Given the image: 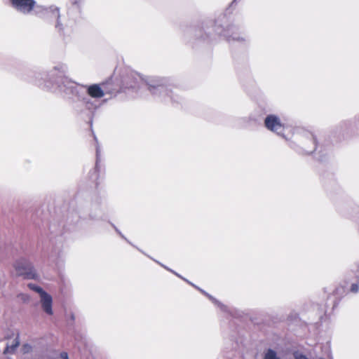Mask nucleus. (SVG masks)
I'll return each instance as SVG.
<instances>
[{"label": "nucleus", "instance_id": "f257e3e1", "mask_svg": "<svg viewBox=\"0 0 359 359\" xmlns=\"http://www.w3.org/2000/svg\"><path fill=\"white\" fill-rule=\"evenodd\" d=\"M125 88H136L142 84L148 86V90L156 99L165 102H177L179 96L174 92L173 87L164 78L143 77L137 72H130L124 79Z\"/></svg>", "mask_w": 359, "mask_h": 359}, {"label": "nucleus", "instance_id": "f03ea898", "mask_svg": "<svg viewBox=\"0 0 359 359\" xmlns=\"http://www.w3.org/2000/svg\"><path fill=\"white\" fill-rule=\"evenodd\" d=\"M11 2L12 6L20 13L25 15L34 13L40 17H51L56 19V28L59 30L62 29L59 22L60 12L57 7L53 6L46 8L43 6L36 5L34 0H11Z\"/></svg>", "mask_w": 359, "mask_h": 359}, {"label": "nucleus", "instance_id": "7ed1b4c3", "mask_svg": "<svg viewBox=\"0 0 359 359\" xmlns=\"http://www.w3.org/2000/svg\"><path fill=\"white\" fill-rule=\"evenodd\" d=\"M67 72V66L65 64H57L47 74H36L34 83L40 88L56 91L58 86H62V79H67L64 76Z\"/></svg>", "mask_w": 359, "mask_h": 359}, {"label": "nucleus", "instance_id": "20e7f679", "mask_svg": "<svg viewBox=\"0 0 359 359\" xmlns=\"http://www.w3.org/2000/svg\"><path fill=\"white\" fill-rule=\"evenodd\" d=\"M58 91L65 94H72L88 109L96 108L94 102L87 96L85 85H79L69 79H62V86H58Z\"/></svg>", "mask_w": 359, "mask_h": 359}, {"label": "nucleus", "instance_id": "39448f33", "mask_svg": "<svg viewBox=\"0 0 359 359\" xmlns=\"http://www.w3.org/2000/svg\"><path fill=\"white\" fill-rule=\"evenodd\" d=\"M27 287L32 291L36 292L39 295V303L41 310L48 316H53V300L52 296L46 292L41 287L34 283H29Z\"/></svg>", "mask_w": 359, "mask_h": 359}, {"label": "nucleus", "instance_id": "423d86ee", "mask_svg": "<svg viewBox=\"0 0 359 359\" xmlns=\"http://www.w3.org/2000/svg\"><path fill=\"white\" fill-rule=\"evenodd\" d=\"M13 267L19 276H23L27 279H37L38 273L33 264L25 257L17 259L13 263Z\"/></svg>", "mask_w": 359, "mask_h": 359}, {"label": "nucleus", "instance_id": "0eeeda50", "mask_svg": "<svg viewBox=\"0 0 359 359\" xmlns=\"http://www.w3.org/2000/svg\"><path fill=\"white\" fill-rule=\"evenodd\" d=\"M264 126L267 130L271 132L275 133L277 135L284 137L286 140L289 141V144L293 149L296 147L293 141H290L284 135L283 131L285 129V124L282 123L280 118L276 114H269L264 118Z\"/></svg>", "mask_w": 359, "mask_h": 359}, {"label": "nucleus", "instance_id": "6e6552de", "mask_svg": "<svg viewBox=\"0 0 359 359\" xmlns=\"http://www.w3.org/2000/svg\"><path fill=\"white\" fill-rule=\"evenodd\" d=\"M104 83H93L85 85V89L88 97L91 100H98L105 95Z\"/></svg>", "mask_w": 359, "mask_h": 359}, {"label": "nucleus", "instance_id": "1a4fd4ad", "mask_svg": "<svg viewBox=\"0 0 359 359\" xmlns=\"http://www.w3.org/2000/svg\"><path fill=\"white\" fill-rule=\"evenodd\" d=\"M300 130L301 129L299 128L295 129V133H297V135L294 136V142H299L301 143L302 149L304 150V152L307 154L312 153L316 149V142L314 136L309 132L306 133L307 140L311 145L310 148H308L305 142L302 141V137L299 135V133Z\"/></svg>", "mask_w": 359, "mask_h": 359}, {"label": "nucleus", "instance_id": "9d476101", "mask_svg": "<svg viewBox=\"0 0 359 359\" xmlns=\"http://www.w3.org/2000/svg\"><path fill=\"white\" fill-rule=\"evenodd\" d=\"M229 41H236L238 42H244L246 41V36L243 33L238 32V28L235 26H230L223 34Z\"/></svg>", "mask_w": 359, "mask_h": 359}, {"label": "nucleus", "instance_id": "9b49d317", "mask_svg": "<svg viewBox=\"0 0 359 359\" xmlns=\"http://www.w3.org/2000/svg\"><path fill=\"white\" fill-rule=\"evenodd\" d=\"M20 342L18 338H15L11 344H8L4 351V354L13 353L19 346Z\"/></svg>", "mask_w": 359, "mask_h": 359}, {"label": "nucleus", "instance_id": "f8f14e48", "mask_svg": "<svg viewBox=\"0 0 359 359\" xmlns=\"http://www.w3.org/2000/svg\"><path fill=\"white\" fill-rule=\"evenodd\" d=\"M201 291L203 294H205L215 305H217L218 307H219L222 311H225V312H228L229 311H228V308L225 305H224L222 303H220L219 302H218L212 296H211L210 294L206 293L203 290H201Z\"/></svg>", "mask_w": 359, "mask_h": 359}, {"label": "nucleus", "instance_id": "ddd939ff", "mask_svg": "<svg viewBox=\"0 0 359 359\" xmlns=\"http://www.w3.org/2000/svg\"><path fill=\"white\" fill-rule=\"evenodd\" d=\"M264 359H281L277 354L276 351L269 348L264 354Z\"/></svg>", "mask_w": 359, "mask_h": 359}, {"label": "nucleus", "instance_id": "4468645a", "mask_svg": "<svg viewBox=\"0 0 359 359\" xmlns=\"http://www.w3.org/2000/svg\"><path fill=\"white\" fill-rule=\"evenodd\" d=\"M294 356L295 359H308L304 355L299 352H295Z\"/></svg>", "mask_w": 359, "mask_h": 359}, {"label": "nucleus", "instance_id": "2eb2a0df", "mask_svg": "<svg viewBox=\"0 0 359 359\" xmlns=\"http://www.w3.org/2000/svg\"><path fill=\"white\" fill-rule=\"evenodd\" d=\"M358 290H359V285L358 284L353 283V284L351 285V291L352 292L355 293V292H357L358 291Z\"/></svg>", "mask_w": 359, "mask_h": 359}, {"label": "nucleus", "instance_id": "dca6fc26", "mask_svg": "<svg viewBox=\"0 0 359 359\" xmlns=\"http://www.w3.org/2000/svg\"><path fill=\"white\" fill-rule=\"evenodd\" d=\"M20 299L25 302H27L30 299V297L28 294H20Z\"/></svg>", "mask_w": 359, "mask_h": 359}, {"label": "nucleus", "instance_id": "f3484780", "mask_svg": "<svg viewBox=\"0 0 359 359\" xmlns=\"http://www.w3.org/2000/svg\"><path fill=\"white\" fill-rule=\"evenodd\" d=\"M60 357L62 359H69L68 354L66 352H62L60 353Z\"/></svg>", "mask_w": 359, "mask_h": 359}, {"label": "nucleus", "instance_id": "a211bd4d", "mask_svg": "<svg viewBox=\"0 0 359 359\" xmlns=\"http://www.w3.org/2000/svg\"><path fill=\"white\" fill-rule=\"evenodd\" d=\"M162 266H163L164 268H165L166 269H168V270H169V271H172V273H175L176 276H177L178 277L182 278V277H181L178 273H177L176 272H174L173 271H172V270L169 269L168 268H167L166 266H164L163 265H162Z\"/></svg>", "mask_w": 359, "mask_h": 359}, {"label": "nucleus", "instance_id": "6ab92c4d", "mask_svg": "<svg viewBox=\"0 0 359 359\" xmlns=\"http://www.w3.org/2000/svg\"><path fill=\"white\" fill-rule=\"evenodd\" d=\"M73 4H77L80 0H71Z\"/></svg>", "mask_w": 359, "mask_h": 359}, {"label": "nucleus", "instance_id": "aec40b11", "mask_svg": "<svg viewBox=\"0 0 359 359\" xmlns=\"http://www.w3.org/2000/svg\"><path fill=\"white\" fill-rule=\"evenodd\" d=\"M96 152H97V155H98V152H99L98 148L97 149Z\"/></svg>", "mask_w": 359, "mask_h": 359}, {"label": "nucleus", "instance_id": "412c9836", "mask_svg": "<svg viewBox=\"0 0 359 359\" xmlns=\"http://www.w3.org/2000/svg\"><path fill=\"white\" fill-rule=\"evenodd\" d=\"M184 280H186L187 283H189V280H186V278H184Z\"/></svg>", "mask_w": 359, "mask_h": 359}, {"label": "nucleus", "instance_id": "4be33fe9", "mask_svg": "<svg viewBox=\"0 0 359 359\" xmlns=\"http://www.w3.org/2000/svg\"><path fill=\"white\" fill-rule=\"evenodd\" d=\"M184 280H186L187 283H189V280H186V278H184Z\"/></svg>", "mask_w": 359, "mask_h": 359}, {"label": "nucleus", "instance_id": "5701e85b", "mask_svg": "<svg viewBox=\"0 0 359 359\" xmlns=\"http://www.w3.org/2000/svg\"><path fill=\"white\" fill-rule=\"evenodd\" d=\"M184 280H186L187 283H189V280H186V278H184Z\"/></svg>", "mask_w": 359, "mask_h": 359}]
</instances>
